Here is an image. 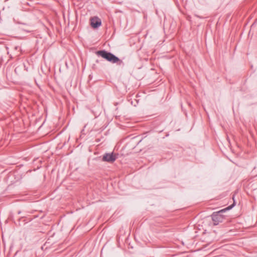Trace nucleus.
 Wrapping results in <instances>:
<instances>
[{"label":"nucleus","mask_w":257,"mask_h":257,"mask_svg":"<svg viewBox=\"0 0 257 257\" xmlns=\"http://www.w3.org/2000/svg\"><path fill=\"white\" fill-rule=\"evenodd\" d=\"M101 24V20L97 17H93L91 19V25L93 28H97Z\"/></svg>","instance_id":"20e7f679"},{"label":"nucleus","mask_w":257,"mask_h":257,"mask_svg":"<svg viewBox=\"0 0 257 257\" xmlns=\"http://www.w3.org/2000/svg\"><path fill=\"white\" fill-rule=\"evenodd\" d=\"M97 54L110 62L114 63L119 61V59L117 57L105 51H97Z\"/></svg>","instance_id":"f257e3e1"},{"label":"nucleus","mask_w":257,"mask_h":257,"mask_svg":"<svg viewBox=\"0 0 257 257\" xmlns=\"http://www.w3.org/2000/svg\"><path fill=\"white\" fill-rule=\"evenodd\" d=\"M232 207V205L229 206L225 209H222L218 212L213 213L212 215V219L214 222V225H217L219 222H221L223 219V216L219 213L221 212H225L226 210H228Z\"/></svg>","instance_id":"f03ea898"},{"label":"nucleus","mask_w":257,"mask_h":257,"mask_svg":"<svg viewBox=\"0 0 257 257\" xmlns=\"http://www.w3.org/2000/svg\"><path fill=\"white\" fill-rule=\"evenodd\" d=\"M116 159V157L115 155L113 153H107L104 155L102 158V160L103 161L112 163Z\"/></svg>","instance_id":"7ed1b4c3"}]
</instances>
